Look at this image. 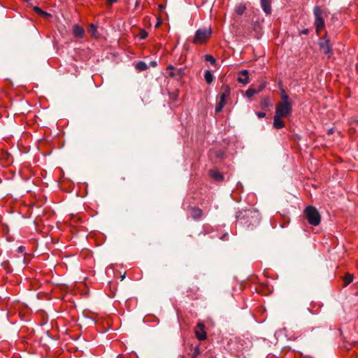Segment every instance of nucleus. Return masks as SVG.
I'll return each instance as SVG.
<instances>
[{
    "label": "nucleus",
    "mask_w": 358,
    "mask_h": 358,
    "mask_svg": "<svg viewBox=\"0 0 358 358\" xmlns=\"http://www.w3.org/2000/svg\"><path fill=\"white\" fill-rule=\"evenodd\" d=\"M204 78L208 84H210L213 80V76L210 71L207 70L204 73Z\"/></svg>",
    "instance_id": "obj_15"
},
{
    "label": "nucleus",
    "mask_w": 358,
    "mask_h": 358,
    "mask_svg": "<svg viewBox=\"0 0 358 358\" xmlns=\"http://www.w3.org/2000/svg\"><path fill=\"white\" fill-rule=\"evenodd\" d=\"M304 214L310 224L313 226H317L320 223V215L315 207L308 206L304 210Z\"/></svg>",
    "instance_id": "obj_2"
},
{
    "label": "nucleus",
    "mask_w": 358,
    "mask_h": 358,
    "mask_svg": "<svg viewBox=\"0 0 358 358\" xmlns=\"http://www.w3.org/2000/svg\"><path fill=\"white\" fill-rule=\"evenodd\" d=\"M210 176L216 181H222L224 179L222 174L217 170H211Z\"/></svg>",
    "instance_id": "obj_13"
},
{
    "label": "nucleus",
    "mask_w": 358,
    "mask_h": 358,
    "mask_svg": "<svg viewBox=\"0 0 358 358\" xmlns=\"http://www.w3.org/2000/svg\"><path fill=\"white\" fill-rule=\"evenodd\" d=\"M87 31L92 36L96 37V34L97 30H96V27L94 24H90Z\"/></svg>",
    "instance_id": "obj_17"
},
{
    "label": "nucleus",
    "mask_w": 358,
    "mask_h": 358,
    "mask_svg": "<svg viewBox=\"0 0 358 358\" xmlns=\"http://www.w3.org/2000/svg\"><path fill=\"white\" fill-rule=\"evenodd\" d=\"M246 10V5L243 3H238L235 6L234 12L238 15H241Z\"/></svg>",
    "instance_id": "obj_12"
},
{
    "label": "nucleus",
    "mask_w": 358,
    "mask_h": 358,
    "mask_svg": "<svg viewBox=\"0 0 358 358\" xmlns=\"http://www.w3.org/2000/svg\"><path fill=\"white\" fill-rule=\"evenodd\" d=\"M246 213H247L248 215H251V214H255V215L257 214L256 212L252 211V210H248Z\"/></svg>",
    "instance_id": "obj_27"
},
{
    "label": "nucleus",
    "mask_w": 358,
    "mask_h": 358,
    "mask_svg": "<svg viewBox=\"0 0 358 358\" xmlns=\"http://www.w3.org/2000/svg\"><path fill=\"white\" fill-rule=\"evenodd\" d=\"M320 49L328 57H330L332 55V48L329 40L327 37L321 38L319 43Z\"/></svg>",
    "instance_id": "obj_6"
},
{
    "label": "nucleus",
    "mask_w": 358,
    "mask_h": 358,
    "mask_svg": "<svg viewBox=\"0 0 358 358\" xmlns=\"http://www.w3.org/2000/svg\"><path fill=\"white\" fill-rule=\"evenodd\" d=\"M281 101L276 104L275 114L283 117H288L292 113L293 101L284 90L280 92Z\"/></svg>",
    "instance_id": "obj_1"
},
{
    "label": "nucleus",
    "mask_w": 358,
    "mask_h": 358,
    "mask_svg": "<svg viewBox=\"0 0 358 358\" xmlns=\"http://www.w3.org/2000/svg\"><path fill=\"white\" fill-rule=\"evenodd\" d=\"M34 10H35L36 13H38L39 15H40V13H41V11H42V10H41L40 8H38V7H34Z\"/></svg>",
    "instance_id": "obj_26"
},
{
    "label": "nucleus",
    "mask_w": 358,
    "mask_h": 358,
    "mask_svg": "<svg viewBox=\"0 0 358 358\" xmlns=\"http://www.w3.org/2000/svg\"><path fill=\"white\" fill-rule=\"evenodd\" d=\"M148 68L147 64L143 62H138L136 64V69L139 71H145Z\"/></svg>",
    "instance_id": "obj_18"
},
{
    "label": "nucleus",
    "mask_w": 358,
    "mask_h": 358,
    "mask_svg": "<svg viewBox=\"0 0 358 358\" xmlns=\"http://www.w3.org/2000/svg\"><path fill=\"white\" fill-rule=\"evenodd\" d=\"M353 280V277L350 274H348L345 276L344 282H345V286L349 285L350 282H352Z\"/></svg>",
    "instance_id": "obj_19"
},
{
    "label": "nucleus",
    "mask_w": 358,
    "mask_h": 358,
    "mask_svg": "<svg viewBox=\"0 0 358 358\" xmlns=\"http://www.w3.org/2000/svg\"><path fill=\"white\" fill-rule=\"evenodd\" d=\"M229 92H230L229 88L228 87H225L224 89V92H222V93L220 95V101L215 106V112L216 113H220V111H222V108H224V106L226 103V99L229 95Z\"/></svg>",
    "instance_id": "obj_5"
},
{
    "label": "nucleus",
    "mask_w": 358,
    "mask_h": 358,
    "mask_svg": "<svg viewBox=\"0 0 358 358\" xmlns=\"http://www.w3.org/2000/svg\"><path fill=\"white\" fill-rule=\"evenodd\" d=\"M308 33V30L305 29L302 31V34H306Z\"/></svg>",
    "instance_id": "obj_30"
},
{
    "label": "nucleus",
    "mask_w": 358,
    "mask_h": 358,
    "mask_svg": "<svg viewBox=\"0 0 358 358\" xmlns=\"http://www.w3.org/2000/svg\"><path fill=\"white\" fill-rule=\"evenodd\" d=\"M195 334L199 341H204L206 338V333L205 331V326L203 324L198 323L195 330Z\"/></svg>",
    "instance_id": "obj_7"
},
{
    "label": "nucleus",
    "mask_w": 358,
    "mask_h": 358,
    "mask_svg": "<svg viewBox=\"0 0 358 358\" xmlns=\"http://www.w3.org/2000/svg\"><path fill=\"white\" fill-rule=\"evenodd\" d=\"M313 14L315 16V26L316 32L317 34L320 33V31L324 27V20L323 17L324 10L320 8L319 6H315L313 9Z\"/></svg>",
    "instance_id": "obj_4"
},
{
    "label": "nucleus",
    "mask_w": 358,
    "mask_h": 358,
    "mask_svg": "<svg viewBox=\"0 0 358 358\" xmlns=\"http://www.w3.org/2000/svg\"><path fill=\"white\" fill-rule=\"evenodd\" d=\"M357 69H358V64H357Z\"/></svg>",
    "instance_id": "obj_32"
},
{
    "label": "nucleus",
    "mask_w": 358,
    "mask_h": 358,
    "mask_svg": "<svg viewBox=\"0 0 358 358\" xmlns=\"http://www.w3.org/2000/svg\"><path fill=\"white\" fill-rule=\"evenodd\" d=\"M256 115L259 118H263L266 116V113L264 112H257Z\"/></svg>",
    "instance_id": "obj_22"
},
{
    "label": "nucleus",
    "mask_w": 358,
    "mask_h": 358,
    "mask_svg": "<svg viewBox=\"0 0 358 358\" xmlns=\"http://www.w3.org/2000/svg\"><path fill=\"white\" fill-rule=\"evenodd\" d=\"M197 355H198V350H195V351L194 352V357H195Z\"/></svg>",
    "instance_id": "obj_29"
},
{
    "label": "nucleus",
    "mask_w": 358,
    "mask_h": 358,
    "mask_svg": "<svg viewBox=\"0 0 358 358\" xmlns=\"http://www.w3.org/2000/svg\"><path fill=\"white\" fill-rule=\"evenodd\" d=\"M174 69V67L172 66V65H169L168 67H167V70H170V71H173ZM169 76L173 77L174 76V73L173 71H171L170 73H169Z\"/></svg>",
    "instance_id": "obj_21"
},
{
    "label": "nucleus",
    "mask_w": 358,
    "mask_h": 358,
    "mask_svg": "<svg viewBox=\"0 0 358 358\" xmlns=\"http://www.w3.org/2000/svg\"><path fill=\"white\" fill-rule=\"evenodd\" d=\"M203 215V212L200 208H193L191 210V215L193 219L194 220H199L201 218Z\"/></svg>",
    "instance_id": "obj_14"
},
{
    "label": "nucleus",
    "mask_w": 358,
    "mask_h": 358,
    "mask_svg": "<svg viewBox=\"0 0 358 358\" xmlns=\"http://www.w3.org/2000/svg\"><path fill=\"white\" fill-rule=\"evenodd\" d=\"M260 91L259 90H255V89L253 88H249L247 90V91L245 92V96L248 97V98H251L252 96H253L255 94H257Z\"/></svg>",
    "instance_id": "obj_16"
},
{
    "label": "nucleus",
    "mask_w": 358,
    "mask_h": 358,
    "mask_svg": "<svg viewBox=\"0 0 358 358\" xmlns=\"http://www.w3.org/2000/svg\"><path fill=\"white\" fill-rule=\"evenodd\" d=\"M261 6L264 12L269 15L271 13V0H261Z\"/></svg>",
    "instance_id": "obj_11"
},
{
    "label": "nucleus",
    "mask_w": 358,
    "mask_h": 358,
    "mask_svg": "<svg viewBox=\"0 0 358 358\" xmlns=\"http://www.w3.org/2000/svg\"><path fill=\"white\" fill-rule=\"evenodd\" d=\"M17 250H18L19 252H23L25 250V248L23 247V246H20L17 248Z\"/></svg>",
    "instance_id": "obj_24"
},
{
    "label": "nucleus",
    "mask_w": 358,
    "mask_h": 358,
    "mask_svg": "<svg viewBox=\"0 0 358 358\" xmlns=\"http://www.w3.org/2000/svg\"><path fill=\"white\" fill-rule=\"evenodd\" d=\"M40 15H42V16L45 17H48L50 16V15L49 13H48L47 12H45L43 10L41 11Z\"/></svg>",
    "instance_id": "obj_23"
},
{
    "label": "nucleus",
    "mask_w": 358,
    "mask_h": 358,
    "mask_svg": "<svg viewBox=\"0 0 358 358\" xmlns=\"http://www.w3.org/2000/svg\"><path fill=\"white\" fill-rule=\"evenodd\" d=\"M212 29L210 27L201 28L196 30L193 39L195 44L205 43L211 36Z\"/></svg>",
    "instance_id": "obj_3"
},
{
    "label": "nucleus",
    "mask_w": 358,
    "mask_h": 358,
    "mask_svg": "<svg viewBox=\"0 0 358 358\" xmlns=\"http://www.w3.org/2000/svg\"><path fill=\"white\" fill-rule=\"evenodd\" d=\"M72 33L76 38H83L85 35V29L76 24L73 26Z\"/></svg>",
    "instance_id": "obj_8"
},
{
    "label": "nucleus",
    "mask_w": 358,
    "mask_h": 358,
    "mask_svg": "<svg viewBox=\"0 0 358 358\" xmlns=\"http://www.w3.org/2000/svg\"><path fill=\"white\" fill-rule=\"evenodd\" d=\"M146 36H147V34L145 32H144L143 34H141V38H145L146 37Z\"/></svg>",
    "instance_id": "obj_28"
},
{
    "label": "nucleus",
    "mask_w": 358,
    "mask_h": 358,
    "mask_svg": "<svg viewBox=\"0 0 358 358\" xmlns=\"http://www.w3.org/2000/svg\"><path fill=\"white\" fill-rule=\"evenodd\" d=\"M237 80L238 83L243 85L248 84L249 82L248 71L247 70H243L239 72Z\"/></svg>",
    "instance_id": "obj_9"
},
{
    "label": "nucleus",
    "mask_w": 358,
    "mask_h": 358,
    "mask_svg": "<svg viewBox=\"0 0 358 358\" xmlns=\"http://www.w3.org/2000/svg\"><path fill=\"white\" fill-rule=\"evenodd\" d=\"M178 71L180 72V73H182V70L180 69Z\"/></svg>",
    "instance_id": "obj_31"
},
{
    "label": "nucleus",
    "mask_w": 358,
    "mask_h": 358,
    "mask_svg": "<svg viewBox=\"0 0 358 358\" xmlns=\"http://www.w3.org/2000/svg\"><path fill=\"white\" fill-rule=\"evenodd\" d=\"M282 118H284L282 116H280L277 114H275L274 115V117H273V127L274 128L277 129H282L285 127V123L282 120Z\"/></svg>",
    "instance_id": "obj_10"
},
{
    "label": "nucleus",
    "mask_w": 358,
    "mask_h": 358,
    "mask_svg": "<svg viewBox=\"0 0 358 358\" xmlns=\"http://www.w3.org/2000/svg\"><path fill=\"white\" fill-rule=\"evenodd\" d=\"M107 1L108 3H109L110 5L113 4V3H115L117 2L118 0H106Z\"/></svg>",
    "instance_id": "obj_25"
},
{
    "label": "nucleus",
    "mask_w": 358,
    "mask_h": 358,
    "mask_svg": "<svg viewBox=\"0 0 358 358\" xmlns=\"http://www.w3.org/2000/svg\"><path fill=\"white\" fill-rule=\"evenodd\" d=\"M205 59H206V61L210 62L212 65L215 64V62H216L215 59L210 55H206L205 56Z\"/></svg>",
    "instance_id": "obj_20"
}]
</instances>
